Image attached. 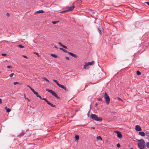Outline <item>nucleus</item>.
I'll use <instances>...</instances> for the list:
<instances>
[{
	"instance_id": "obj_56",
	"label": "nucleus",
	"mask_w": 149,
	"mask_h": 149,
	"mask_svg": "<svg viewBox=\"0 0 149 149\" xmlns=\"http://www.w3.org/2000/svg\"><path fill=\"white\" fill-rule=\"evenodd\" d=\"M130 149H133V148H131Z\"/></svg>"
},
{
	"instance_id": "obj_49",
	"label": "nucleus",
	"mask_w": 149,
	"mask_h": 149,
	"mask_svg": "<svg viewBox=\"0 0 149 149\" xmlns=\"http://www.w3.org/2000/svg\"><path fill=\"white\" fill-rule=\"evenodd\" d=\"M29 88H30V89H31H31H33V88H31V86H30L29 87Z\"/></svg>"
},
{
	"instance_id": "obj_48",
	"label": "nucleus",
	"mask_w": 149,
	"mask_h": 149,
	"mask_svg": "<svg viewBox=\"0 0 149 149\" xmlns=\"http://www.w3.org/2000/svg\"><path fill=\"white\" fill-rule=\"evenodd\" d=\"M6 15L7 16H9V14L8 13H7L6 14Z\"/></svg>"
},
{
	"instance_id": "obj_25",
	"label": "nucleus",
	"mask_w": 149,
	"mask_h": 149,
	"mask_svg": "<svg viewBox=\"0 0 149 149\" xmlns=\"http://www.w3.org/2000/svg\"><path fill=\"white\" fill-rule=\"evenodd\" d=\"M136 73L137 75H140L141 74V72L139 71H137Z\"/></svg>"
},
{
	"instance_id": "obj_46",
	"label": "nucleus",
	"mask_w": 149,
	"mask_h": 149,
	"mask_svg": "<svg viewBox=\"0 0 149 149\" xmlns=\"http://www.w3.org/2000/svg\"><path fill=\"white\" fill-rule=\"evenodd\" d=\"M2 103L1 99L0 98V104H1Z\"/></svg>"
},
{
	"instance_id": "obj_37",
	"label": "nucleus",
	"mask_w": 149,
	"mask_h": 149,
	"mask_svg": "<svg viewBox=\"0 0 149 149\" xmlns=\"http://www.w3.org/2000/svg\"><path fill=\"white\" fill-rule=\"evenodd\" d=\"M57 22V21H53L52 22V23L53 24H55Z\"/></svg>"
},
{
	"instance_id": "obj_54",
	"label": "nucleus",
	"mask_w": 149,
	"mask_h": 149,
	"mask_svg": "<svg viewBox=\"0 0 149 149\" xmlns=\"http://www.w3.org/2000/svg\"><path fill=\"white\" fill-rule=\"evenodd\" d=\"M27 86L28 87H29L30 86L29 85H27Z\"/></svg>"
},
{
	"instance_id": "obj_5",
	"label": "nucleus",
	"mask_w": 149,
	"mask_h": 149,
	"mask_svg": "<svg viewBox=\"0 0 149 149\" xmlns=\"http://www.w3.org/2000/svg\"><path fill=\"white\" fill-rule=\"evenodd\" d=\"M85 64L84 65V68L86 69V67L88 65H93L94 64V61H92L88 63H85Z\"/></svg>"
},
{
	"instance_id": "obj_32",
	"label": "nucleus",
	"mask_w": 149,
	"mask_h": 149,
	"mask_svg": "<svg viewBox=\"0 0 149 149\" xmlns=\"http://www.w3.org/2000/svg\"><path fill=\"white\" fill-rule=\"evenodd\" d=\"M116 146L118 148H120V144L119 143L117 144Z\"/></svg>"
},
{
	"instance_id": "obj_4",
	"label": "nucleus",
	"mask_w": 149,
	"mask_h": 149,
	"mask_svg": "<svg viewBox=\"0 0 149 149\" xmlns=\"http://www.w3.org/2000/svg\"><path fill=\"white\" fill-rule=\"evenodd\" d=\"M104 98L105 100L106 103L107 104H109L110 103V98L106 92L104 94Z\"/></svg>"
},
{
	"instance_id": "obj_1",
	"label": "nucleus",
	"mask_w": 149,
	"mask_h": 149,
	"mask_svg": "<svg viewBox=\"0 0 149 149\" xmlns=\"http://www.w3.org/2000/svg\"><path fill=\"white\" fill-rule=\"evenodd\" d=\"M138 145L140 149H144L145 146V143L143 139L138 140Z\"/></svg>"
},
{
	"instance_id": "obj_14",
	"label": "nucleus",
	"mask_w": 149,
	"mask_h": 149,
	"mask_svg": "<svg viewBox=\"0 0 149 149\" xmlns=\"http://www.w3.org/2000/svg\"><path fill=\"white\" fill-rule=\"evenodd\" d=\"M5 109L6 110V112L7 113L10 112L11 110L10 109L8 108L7 107H5Z\"/></svg>"
},
{
	"instance_id": "obj_11",
	"label": "nucleus",
	"mask_w": 149,
	"mask_h": 149,
	"mask_svg": "<svg viewBox=\"0 0 149 149\" xmlns=\"http://www.w3.org/2000/svg\"><path fill=\"white\" fill-rule=\"evenodd\" d=\"M74 8V6H70L69 8L68 9L66 10V11H71L73 10Z\"/></svg>"
},
{
	"instance_id": "obj_28",
	"label": "nucleus",
	"mask_w": 149,
	"mask_h": 149,
	"mask_svg": "<svg viewBox=\"0 0 149 149\" xmlns=\"http://www.w3.org/2000/svg\"><path fill=\"white\" fill-rule=\"evenodd\" d=\"M62 47H63V48L66 49H68L67 47L65 45H63L62 46Z\"/></svg>"
},
{
	"instance_id": "obj_3",
	"label": "nucleus",
	"mask_w": 149,
	"mask_h": 149,
	"mask_svg": "<svg viewBox=\"0 0 149 149\" xmlns=\"http://www.w3.org/2000/svg\"><path fill=\"white\" fill-rule=\"evenodd\" d=\"M45 90L46 91H47L51 93L54 96V97H56L57 99H60V97H58L57 95L56 94L55 92H54V91H52V90H49L48 89L46 88L45 89Z\"/></svg>"
},
{
	"instance_id": "obj_16",
	"label": "nucleus",
	"mask_w": 149,
	"mask_h": 149,
	"mask_svg": "<svg viewBox=\"0 0 149 149\" xmlns=\"http://www.w3.org/2000/svg\"><path fill=\"white\" fill-rule=\"evenodd\" d=\"M59 49L65 53H68V52L65 49H64L63 48H59Z\"/></svg>"
},
{
	"instance_id": "obj_26",
	"label": "nucleus",
	"mask_w": 149,
	"mask_h": 149,
	"mask_svg": "<svg viewBox=\"0 0 149 149\" xmlns=\"http://www.w3.org/2000/svg\"><path fill=\"white\" fill-rule=\"evenodd\" d=\"M146 146L147 148H149V142H148L146 143Z\"/></svg>"
},
{
	"instance_id": "obj_36",
	"label": "nucleus",
	"mask_w": 149,
	"mask_h": 149,
	"mask_svg": "<svg viewBox=\"0 0 149 149\" xmlns=\"http://www.w3.org/2000/svg\"><path fill=\"white\" fill-rule=\"evenodd\" d=\"M22 56L24 57V58H26V59L28 58V57H27L26 56L23 55Z\"/></svg>"
},
{
	"instance_id": "obj_17",
	"label": "nucleus",
	"mask_w": 149,
	"mask_h": 149,
	"mask_svg": "<svg viewBox=\"0 0 149 149\" xmlns=\"http://www.w3.org/2000/svg\"><path fill=\"white\" fill-rule=\"evenodd\" d=\"M39 13H44V11L42 10H40L38 11H37V12L36 13V14Z\"/></svg>"
},
{
	"instance_id": "obj_27",
	"label": "nucleus",
	"mask_w": 149,
	"mask_h": 149,
	"mask_svg": "<svg viewBox=\"0 0 149 149\" xmlns=\"http://www.w3.org/2000/svg\"><path fill=\"white\" fill-rule=\"evenodd\" d=\"M24 98L25 99L27 100L29 102H30L31 101L28 98L26 97L25 95H24Z\"/></svg>"
},
{
	"instance_id": "obj_20",
	"label": "nucleus",
	"mask_w": 149,
	"mask_h": 149,
	"mask_svg": "<svg viewBox=\"0 0 149 149\" xmlns=\"http://www.w3.org/2000/svg\"><path fill=\"white\" fill-rule=\"evenodd\" d=\"M51 55L55 58H57V56L56 55L54 54H51Z\"/></svg>"
},
{
	"instance_id": "obj_15",
	"label": "nucleus",
	"mask_w": 149,
	"mask_h": 149,
	"mask_svg": "<svg viewBox=\"0 0 149 149\" xmlns=\"http://www.w3.org/2000/svg\"><path fill=\"white\" fill-rule=\"evenodd\" d=\"M47 104H48L49 105H50L52 107H55V105L53 104H52L50 102H49Z\"/></svg>"
},
{
	"instance_id": "obj_21",
	"label": "nucleus",
	"mask_w": 149,
	"mask_h": 149,
	"mask_svg": "<svg viewBox=\"0 0 149 149\" xmlns=\"http://www.w3.org/2000/svg\"><path fill=\"white\" fill-rule=\"evenodd\" d=\"M97 140H102V139L101 137L100 136H97Z\"/></svg>"
},
{
	"instance_id": "obj_40",
	"label": "nucleus",
	"mask_w": 149,
	"mask_h": 149,
	"mask_svg": "<svg viewBox=\"0 0 149 149\" xmlns=\"http://www.w3.org/2000/svg\"><path fill=\"white\" fill-rule=\"evenodd\" d=\"M65 58L67 60H69V57L68 56H65Z\"/></svg>"
},
{
	"instance_id": "obj_13",
	"label": "nucleus",
	"mask_w": 149,
	"mask_h": 149,
	"mask_svg": "<svg viewBox=\"0 0 149 149\" xmlns=\"http://www.w3.org/2000/svg\"><path fill=\"white\" fill-rule=\"evenodd\" d=\"M145 134L143 132H139V134L142 136H144Z\"/></svg>"
},
{
	"instance_id": "obj_29",
	"label": "nucleus",
	"mask_w": 149,
	"mask_h": 149,
	"mask_svg": "<svg viewBox=\"0 0 149 149\" xmlns=\"http://www.w3.org/2000/svg\"><path fill=\"white\" fill-rule=\"evenodd\" d=\"M14 74L13 73H11V74H10L9 76L10 77H13V75Z\"/></svg>"
},
{
	"instance_id": "obj_10",
	"label": "nucleus",
	"mask_w": 149,
	"mask_h": 149,
	"mask_svg": "<svg viewBox=\"0 0 149 149\" xmlns=\"http://www.w3.org/2000/svg\"><path fill=\"white\" fill-rule=\"evenodd\" d=\"M102 27L101 26H99V27L97 28V29L98 30V31L99 33L101 34H102Z\"/></svg>"
},
{
	"instance_id": "obj_52",
	"label": "nucleus",
	"mask_w": 149,
	"mask_h": 149,
	"mask_svg": "<svg viewBox=\"0 0 149 149\" xmlns=\"http://www.w3.org/2000/svg\"><path fill=\"white\" fill-rule=\"evenodd\" d=\"M54 47L55 48H58L56 46H55V45H54Z\"/></svg>"
},
{
	"instance_id": "obj_34",
	"label": "nucleus",
	"mask_w": 149,
	"mask_h": 149,
	"mask_svg": "<svg viewBox=\"0 0 149 149\" xmlns=\"http://www.w3.org/2000/svg\"><path fill=\"white\" fill-rule=\"evenodd\" d=\"M19 83V82H15L14 83V85H16L17 84H18Z\"/></svg>"
},
{
	"instance_id": "obj_24",
	"label": "nucleus",
	"mask_w": 149,
	"mask_h": 149,
	"mask_svg": "<svg viewBox=\"0 0 149 149\" xmlns=\"http://www.w3.org/2000/svg\"><path fill=\"white\" fill-rule=\"evenodd\" d=\"M42 100H45L47 103L49 102L46 98H43Z\"/></svg>"
},
{
	"instance_id": "obj_35",
	"label": "nucleus",
	"mask_w": 149,
	"mask_h": 149,
	"mask_svg": "<svg viewBox=\"0 0 149 149\" xmlns=\"http://www.w3.org/2000/svg\"><path fill=\"white\" fill-rule=\"evenodd\" d=\"M32 92H33V93L34 94L36 92V91H35V90L33 89H31V90Z\"/></svg>"
},
{
	"instance_id": "obj_38",
	"label": "nucleus",
	"mask_w": 149,
	"mask_h": 149,
	"mask_svg": "<svg viewBox=\"0 0 149 149\" xmlns=\"http://www.w3.org/2000/svg\"><path fill=\"white\" fill-rule=\"evenodd\" d=\"M58 43L61 47H62V46L63 45L62 44V43L61 42H58Z\"/></svg>"
},
{
	"instance_id": "obj_22",
	"label": "nucleus",
	"mask_w": 149,
	"mask_h": 149,
	"mask_svg": "<svg viewBox=\"0 0 149 149\" xmlns=\"http://www.w3.org/2000/svg\"><path fill=\"white\" fill-rule=\"evenodd\" d=\"M53 81L54 82H55L56 83V84L58 86V85H59V84H59L58 83L57 80L56 79H54Z\"/></svg>"
},
{
	"instance_id": "obj_8",
	"label": "nucleus",
	"mask_w": 149,
	"mask_h": 149,
	"mask_svg": "<svg viewBox=\"0 0 149 149\" xmlns=\"http://www.w3.org/2000/svg\"><path fill=\"white\" fill-rule=\"evenodd\" d=\"M60 87L61 88L63 89L65 91H68V90H67L66 88V87L64 85H62L61 84H59V85L58 86Z\"/></svg>"
},
{
	"instance_id": "obj_31",
	"label": "nucleus",
	"mask_w": 149,
	"mask_h": 149,
	"mask_svg": "<svg viewBox=\"0 0 149 149\" xmlns=\"http://www.w3.org/2000/svg\"><path fill=\"white\" fill-rule=\"evenodd\" d=\"M43 79H44L46 81H47L48 82L49 81L46 78L44 77Z\"/></svg>"
},
{
	"instance_id": "obj_12",
	"label": "nucleus",
	"mask_w": 149,
	"mask_h": 149,
	"mask_svg": "<svg viewBox=\"0 0 149 149\" xmlns=\"http://www.w3.org/2000/svg\"><path fill=\"white\" fill-rule=\"evenodd\" d=\"M25 134V132L24 131H22V133L20 134L19 135H18V136L19 137H20L22 136H23L24 134Z\"/></svg>"
},
{
	"instance_id": "obj_45",
	"label": "nucleus",
	"mask_w": 149,
	"mask_h": 149,
	"mask_svg": "<svg viewBox=\"0 0 149 149\" xmlns=\"http://www.w3.org/2000/svg\"><path fill=\"white\" fill-rule=\"evenodd\" d=\"M145 3H147L148 5H149V2H145Z\"/></svg>"
},
{
	"instance_id": "obj_2",
	"label": "nucleus",
	"mask_w": 149,
	"mask_h": 149,
	"mask_svg": "<svg viewBox=\"0 0 149 149\" xmlns=\"http://www.w3.org/2000/svg\"><path fill=\"white\" fill-rule=\"evenodd\" d=\"M91 117L94 120L98 121H101L102 118L101 117H98L95 114H92L91 115Z\"/></svg>"
},
{
	"instance_id": "obj_33",
	"label": "nucleus",
	"mask_w": 149,
	"mask_h": 149,
	"mask_svg": "<svg viewBox=\"0 0 149 149\" xmlns=\"http://www.w3.org/2000/svg\"><path fill=\"white\" fill-rule=\"evenodd\" d=\"M97 100L98 101H102V99L101 98H97Z\"/></svg>"
},
{
	"instance_id": "obj_50",
	"label": "nucleus",
	"mask_w": 149,
	"mask_h": 149,
	"mask_svg": "<svg viewBox=\"0 0 149 149\" xmlns=\"http://www.w3.org/2000/svg\"><path fill=\"white\" fill-rule=\"evenodd\" d=\"M29 88H30V89H31H31H33V88H31V86H30L29 87Z\"/></svg>"
},
{
	"instance_id": "obj_44",
	"label": "nucleus",
	"mask_w": 149,
	"mask_h": 149,
	"mask_svg": "<svg viewBox=\"0 0 149 149\" xmlns=\"http://www.w3.org/2000/svg\"><path fill=\"white\" fill-rule=\"evenodd\" d=\"M1 55H2V56H4L6 55V54H2Z\"/></svg>"
},
{
	"instance_id": "obj_18",
	"label": "nucleus",
	"mask_w": 149,
	"mask_h": 149,
	"mask_svg": "<svg viewBox=\"0 0 149 149\" xmlns=\"http://www.w3.org/2000/svg\"><path fill=\"white\" fill-rule=\"evenodd\" d=\"M145 134L147 136L148 139H149V132H146Z\"/></svg>"
},
{
	"instance_id": "obj_6",
	"label": "nucleus",
	"mask_w": 149,
	"mask_h": 149,
	"mask_svg": "<svg viewBox=\"0 0 149 149\" xmlns=\"http://www.w3.org/2000/svg\"><path fill=\"white\" fill-rule=\"evenodd\" d=\"M114 132L116 133L117 134V136L119 138H121L122 137V135L121 134V133L119 131H115Z\"/></svg>"
},
{
	"instance_id": "obj_39",
	"label": "nucleus",
	"mask_w": 149,
	"mask_h": 149,
	"mask_svg": "<svg viewBox=\"0 0 149 149\" xmlns=\"http://www.w3.org/2000/svg\"><path fill=\"white\" fill-rule=\"evenodd\" d=\"M7 68H12V67L11 66H10V65H8L7 66Z\"/></svg>"
},
{
	"instance_id": "obj_47",
	"label": "nucleus",
	"mask_w": 149,
	"mask_h": 149,
	"mask_svg": "<svg viewBox=\"0 0 149 149\" xmlns=\"http://www.w3.org/2000/svg\"><path fill=\"white\" fill-rule=\"evenodd\" d=\"M67 11H66V10H64V11H63L62 12H61V13H64V12H67Z\"/></svg>"
},
{
	"instance_id": "obj_53",
	"label": "nucleus",
	"mask_w": 149,
	"mask_h": 149,
	"mask_svg": "<svg viewBox=\"0 0 149 149\" xmlns=\"http://www.w3.org/2000/svg\"><path fill=\"white\" fill-rule=\"evenodd\" d=\"M97 105H98V104H97V103H96V104H95V105L96 106Z\"/></svg>"
},
{
	"instance_id": "obj_43",
	"label": "nucleus",
	"mask_w": 149,
	"mask_h": 149,
	"mask_svg": "<svg viewBox=\"0 0 149 149\" xmlns=\"http://www.w3.org/2000/svg\"><path fill=\"white\" fill-rule=\"evenodd\" d=\"M118 100H120L121 101H122V100L120 98H119V97H118Z\"/></svg>"
},
{
	"instance_id": "obj_51",
	"label": "nucleus",
	"mask_w": 149,
	"mask_h": 149,
	"mask_svg": "<svg viewBox=\"0 0 149 149\" xmlns=\"http://www.w3.org/2000/svg\"><path fill=\"white\" fill-rule=\"evenodd\" d=\"M91 128L92 129H95V128L94 127H91Z\"/></svg>"
},
{
	"instance_id": "obj_30",
	"label": "nucleus",
	"mask_w": 149,
	"mask_h": 149,
	"mask_svg": "<svg viewBox=\"0 0 149 149\" xmlns=\"http://www.w3.org/2000/svg\"><path fill=\"white\" fill-rule=\"evenodd\" d=\"M34 94H35V95H36V96L37 97H38V96L39 95L38 93L37 92H36Z\"/></svg>"
},
{
	"instance_id": "obj_42",
	"label": "nucleus",
	"mask_w": 149,
	"mask_h": 149,
	"mask_svg": "<svg viewBox=\"0 0 149 149\" xmlns=\"http://www.w3.org/2000/svg\"><path fill=\"white\" fill-rule=\"evenodd\" d=\"M34 53V54H36L37 55H38V56H39V54H38V53H37V52H34V53Z\"/></svg>"
},
{
	"instance_id": "obj_9",
	"label": "nucleus",
	"mask_w": 149,
	"mask_h": 149,
	"mask_svg": "<svg viewBox=\"0 0 149 149\" xmlns=\"http://www.w3.org/2000/svg\"><path fill=\"white\" fill-rule=\"evenodd\" d=\"M68 53L71 56H72L74 58H76L77 57V56L76 55L74 54L71 52H68Z\"/></svg>"
},
{
	"instance_id": "obj_55",
	"label": "nucleus",
	"mask_w": 149,
	"mask_h": 149,
	"mask_svg": "<svg viewBox=\"0 0 149 149\" xmlns=\"http://www.w3.org/2000/svg\"><path fill=\"white\" fill-rule=\"evenodd\" d=\"M89 111H88V115H89V114H88V113H89Z\"/></svg>"
},
{
	"instance_id": "obj_41",
	"label": "nucleus",
	"mask_w": 149,
	"mask_h": 149,
	"mask_svg": "<svg viewBox=\"0 0 149 149\" xmlns=\"http://www.w3.org/2000/svg\"><path fill=\"white\" fill-rule=\"evenodd\" d=\"M37 97H39L40 99H42V97H41V96H40V95H39Z\"/></svg>"
},
{
	"instance_id": "obj_19",
	"label": "nucleus",
	"mask_w": 149,
	"mask_h": 149,
	"mask_svg": "<svg viewBox=\"0 0 149 149\" xmlns=\"http://www.w3.org/2000/svg\"><path fill=\"white\" fill-rule=\"evenodd\" d=\"M75 140L77 141L79 139V136L78 135H76L75 136Z\"/></svg>"
},
{
	"instance_id": "obj_23",
	"label": "nucleus",
	"mask_w": 149,
	"mask_h": 149,
	"mask_svg": "<svg viewBox=\"0 0 149 149\" xmlns=\"http://www.w3.org/2000/svg\"><path fill=\"white\" fill-rule=\"evenodd\" d=\"M18 46L20 48H24V47L21 45H18Z\"/></svg>"
},
{
	"instance_id": "obj_7",
	"label": "nucleus",
	"mask_w": 149,
	"mask_h": 149,
	"mask_svg": "<svg viewBox=\"0 0 149 149\" xmlns=\"http://www.w3.org/2000/svg\"><path fill=\"white\" fill-rule=\"evenodd\" d=\"M135 130L137 131H141L142 130L141 127L138 125H137L135 126Z\"/></svg>"
}]
</instances>
